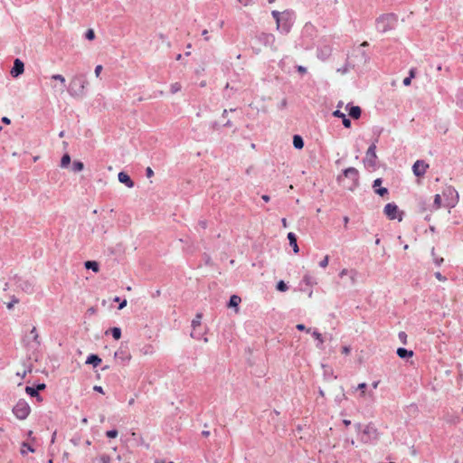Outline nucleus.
Instances as JSON below:
<instances>
[{
	"label": "nucleus",
	"instance_id": "aec40b11",
	"mask_svg": "<svg viewBox=\"0 0 463 463\" xmlns=\"http://www.w3.org/2000/svg\"><path fill=\"white\" fill-rule=\"evenodd\" d=\"M396 354L400 358L405 359V360L411 358L414 354L412 350H409L404 347L397 348Z\"/></svg>",
	"mask_w": 463,
	"mask_h": 463
},
{
	"label": "nucleus",
	"instance_id": "473e14b6",
	"mask_svg": "<svg viewBox=\"0 0 463 463\" xmlns=\"http://www.w3.org/2000/svg\"><path fill=\"white\" fill-rule=\"evenodd\" d=\"M373 191L376 194H378L381 197H384L385 195H387L389 194V191L386 187L375 188V189H373Z\"/></svg>",
	"mask_w": 463,
	"mask_h": 463
},
{
	"label": "nucleus",
	"instance_id": "09e8293b",
	"mask_svg": "<svg viewBox=\"0 0 463 463\" xmlns=\"http://www.w3.org/2000/svg\"><path fill=\"white\" fill-rule=\"evenodd\" d=\"M296 328L298 330V331H306L307 333H310V328H307L306 326L304 324H298L296 326Z\"/></svg>",
	"mask_w": 463,
	"mask_h": 463
},
{
	"label": "nucleus",
	"instance_id": "13d9d810",
	"mask_svg": "<svg viewBox=\"0 0 463 463\" xmlns=\"http://www.w3.org/2000/svg\"><path fill=\"white\" fill-rule=\"evenodd\" d=\"M297 71L302 74L306 73L307 72V68L302 66V65H298L297 66Z\"/></svg>",
	"mask_w": 463,
	"mask_h": 463
},
{
	"label": "nucleus",
	"instance_id": "412c9836",
	"mask_svg": "<svg viewBox=\"0 0 463 463\" xmlns=\"http://www.w3.org/2000/svg\"><path fill=\"white\" fill-rule=\"evenodd\" d=\"M241 301V298L238 295H232L229 301L227 302V307L235 308L238 310V307Z\"/></svg>",
	"mask_w": 463,
	"mask_h": 463
},
{
	"label": "nucleus",
	"instance_id": "5701e85b",
	"mask_svg": "<svg viewBox=\"0 0 463 463\" xmlns=\"http://www.w3.org/2000/svg\"><path fill=\"white\" fill-rule=\"evenodd\" d=\"M292 141H293V146L298 150H301L305 146L303 137L298 134H295L293 136Z\"/></svg>",
	"mask_w": 463,
	"mask_h": 463
},
{
	"label": "nucleus",
	"instance_id": "423d86ee",
	"mask_svg": "<svg viewBox=\"0 0 463 463\" xmlns=\"http://www.w3.org/2000/svg\"><path fill=\"white\" fill-rule=\"evenodd\" d=\"M31 412V407L24 399H20L13 408V413L18 420H25Z\"/></svg>",
	"mask_w": 463,
	"mask_h": 463
},
{
	"label": "nucleus",
	"instance_id": "cd10ccee",
	"mask_svg": "<svg viewBox=\"0 0 463 463\" xmlns=\"http://www.w3.org/2000/svg\"><path fill=\"white\" fill-rule=\"evenodd\" d=\"M312 335L315 339H317L318 341L317 345V347L318 348H321L322 347V345L324 343V339H323V336L322 335L317 331V330H314L312 332Z\"/></svg>",
	"mask_w": 463,
	"mask_h": 463
},
{
	"label": "nucleus",
	"instance_id": "7ed1b4c3",
	"mask_svg": "<svg viewBox=\"0 0 463 463\" xmlns=\"http://www.w3.org/2000/svg\"><path fill=\"white\" fill-rule=\"evenodd\" d=\"M88 84L83 75L74 76L71 80L68 91L72 97H81L84 95L85 86Z\"/></svg>",
	"mask_w": 463,
	"mask_h": 463
},
{
	"label": "nucleus",
	"instance_id": "f3484780",
	"mask_svg": "<svg viewBox=\"0 0 463 463\" xmlns=\"http://www.w3.org/2000/svg\"><path fill=\"white\" fill-rule=\"evenodd\" d=\"M332 115L335 117V118H341L342 120V124L343 126L345 128H351L352 126V122H351V119L345 114L343 113L341 110L339 109H336L335 111H333Z\"/></svg>",
	"mask_w": 463,
	"mask_h": 463
},
{
	"label": "nucleus",
	"instance_id": "b1692460",
	"mask_svg": "<svg viewBox=\"0 0 463 463\" xmlns=\"http://www.w3.org/2000/svg\"><path fill=\"white\" fill-rule=\"evenodd\" d=\"M84 267L87 269H91L95 273L99 272V264L96 260H87V261H85Z\"/></svg>",
	"mask_w": 463,
	"mask_h": 463
},
{
	"label": "nucleus",
	"instance_id": "4be33fe9",
	"mask_svg": "<svg viewBox=\"0 0 463 463\" xmlns=\"http://www.w3.org/2000/svg\"><path fill=\"white\" fill-rule=\"evenodd\" d=\"M87 364H91L93 367H97L101 364V358L95 354H90L86 360Z\"/></svg>",
	"mask_w": 463,
	"mask_h": 463
},
{
	"label": "nucleus",
	"instance_id": "c03bdc74",
	"mask_svg": "<svg viewBox=\"0 0 463 463\" xmlns=\"http://www.w3.org/2000/svg\"><path fill=\"white\" fill-rule=\"evenodd\" d=\"M80 439H80V436L76 435V436L72 437V438L71 439V440H70V441H71L74 446H79V445L80 444Z\"/></svg>",
	"mask_w": 463,
	"mask_h": 463
},
{
	"label": "nucleus",
	"instance_id": "1a4fd4ad",
	"mask_svg": "<svg viewBox=\"0 0 463 463\" xmlns=\"http://www.w3.org/2000/svg\"><path fill=\"white\" fill-rule=\"evenodd\" d=\"M379 138L376 137L373 142L369 146L367 151H366V156H365V158L364 159V163L365 165V166L367 167H375L376 165V159H377V156H376V143L378 142Z\"/></svg>",
	"mask_w": 463,
	"mask_h": 463
},
{
	"label": "nucleus",
	"instance_id": "6e6552de",
	"mask_svg": "<svg viewBox=\"0 0 463 463\" xmlns=\"http://www.w3.org/2000/svg\"><path fill=\"white\" fill-rule=\"evenodd\" d=\"M383 213L389 220H398L399 222H402V215L404 214L394 203H388L383 208Z\"/></svg>",
	"mask_w": 463,
	"mask_h": 463
},
{
	"label": "nucleus",
	"instance_id": "bf43d9fd",
	"mask_svg": "<svg viewBox=\"0 0 463 463\" xmlns=\"http://www.w3.org/2000/svg\"><path fill=\"white\" fill-rule=\"evenodd\" d=\"M153 175H154V172H153L152 168L149 167V166L146 167V177L149 178V177L153 176Z\"/></svg>",
	"mask_w": 463,
	"mask_h": 463
},
{
	"label": "nucleus",
	"instance_id": "4468645a",
	"mask_svg": "<svg viewBox=\"0 0 463 463\" xmlns=\"http://www.w3.org/2000/svg\"><path fill=\"white\" fill-rule=\"evenodd\" d=\"M15 283L23 291L29 294L33 292V284L30 280L17 278Z\"/></svg>",
	"mask_w": 463,
	"mask_h": 463
},
{
	"label": "nucleus",
	"instance_id": "603ef678",
	"mask_svg": "<svg viewBox=\"0 0 463 463\" xmlns=\"http://www.w3.org/2000/svg\"><path fill=\"white\" fill-rule=\"evenodd\" d=\"M434 276L439 281L447 280V278L445 276H443L439 271L435 272Z\"/></svg>",
	"mask_w": 463,
	"mask_h": 463
},
{
	"label": "nucleus",
	"instance_id": "39448f33",
	"mask_svg": "<svg viewBox=\"0 0 463 463\" xmlns=\"http://www.w3.org/2000/svg\"><path fill=\"white\" fill-rule=\"evenodd\" d=\"M379 439V432L373 422H369L362 431L360 440L364 444L373 443Z\"/></svg>",
	"mask_w": 463,
	"mask_h": 463
},
{
	"label": "nucleus",
	"instance_id": "dca6fc26",
	"mask_svg": "<svg viewBox=\"0 0 463 463\" xmlns=\"http://www.w3.org/2000/svg\"><path fill=\"white\" fill-rule=\"evenodd\" d=\"M345 109L348 111V116L353 119H358L362 115V109L359 106H354L351 103H348L345 107Z\"/></svg>",
	"mask_w": 463,
	"mask_h": 463
},
{
	"label": "nucleus",
	"instance_id": "f03ea898",
	"mask_svg": "<svg viewBox=\"0 0 463 463\" xmlns=\"http://www.w3.org/2000/svg\"><path fill=\"white\" fill-rule=\"evenodd\" d=\"M345 179L349 180L348 184H344L348 190L354 191L359 185V172L354 167H347L343 170V174L337 176L338 183H344Z\"/></svg>",
	"mask_w": 463,
	"mask_h": 463
},
{
	"label": "nucleus",
	"instance_id": "680f3d73",
	"mask_svg": "<svg viewBox=\"0 0 463 463\" xmlns=\"http://www.w3.org/2000/svg\"><path fill=\"white\" fill-rule=\"evenodd\" d=\"M354 428H355L357 432H362L363 431V429H362L363 425L360 422L355 423L354 424Z\"/></svg>",
	"mask_w": 463,
	"mask_h": 463
},
{
	"label": "nucleus",
	"instance_id": "37998d69",
	"mask_svg": "<svg viewBox=\"0 0 463 463\" xmlns=\"http://www.w3.org/2000/svg\"><path fill=\"white\" fill-rule=\"evenodd\" d=\"M31 335H33V339L34 342H36L37 344H40L39 342V335L37 333V330L35 327H33V329L31 330Z\"/></svg>",
	"mask_w": 463,
	"mask_h": 463
},
{
	"label": "nucleus",
	"instance_id": "ddd939ff",
	"mask_svg": "<svg viewBox=\"0 0 463 463\" xmlns=\"http://www.w3.org/2000/svg\"><path fill=\"white\" fill-rule=\"evenodd\" d=\"M428 168L429 165L424 160H417L412 165V172L415 176L421 177Z\"/></svg>",
	"mask_w": 463,
	"mask_h": 463
},
{
	"label": "nucleus",
	"instance_id": "a19ab883",
	"mask_svg": "<svg viewBox=\"0 0 463 463\" xmlns=\"http://www.w3.org/2000/svg\"><path fill=\"white\" fill-rule=\"evenodd\" d=\"M110 461H111V458L109 455H107V454L100 455V457H99L100 463H110Z\"/></svg>",
	"mask_w": 463,
	"mask_h": 463
},
{
	"label": "nucleus",
	"instance_id": "8fccbe9b",
	"mask_svg": "<svg viewBox=\"0 0 463 463\" xmlns=\"http://www.w3.org/2000/svg\"><path fill=\"white\" fill-rule=\"evenodd\" d=\"M18 302H19V299L16 298L15 297H13L12 300L9 303H7L6 307L8 309H11V308H13L14 305Z\"/></svg>",
	"mask_w": 463,
	"mask_h": 463
},
{
	"label": "nucleus",
	"instance_id": "de8ad7c7",
	"mask_svg": "<svg viewBox=\"0 0 463 463\" xmlns=\"http://www.w3.org/2000/svg\"><path fill=\"white\" fill-rule=\"evenodd\" d=\"M383 184L382 178H376L373 183V189L382 187L381 184Z\"/></svg>",
	"mask_w": 463,
	"mask_h": 463
},
{
	"label": "nucleus",
	"instance_id": "f704fd0d",
	"mask_svg": "<svg viewBox=\"0 0 463 463\" xmlns=\"http://www.w3.org/2000/svg\"><path fill=\"white\" fill-rule=\"evenodd\" d=\"M440 206H441V197L439 194H436L434 196L432 208L437 210V209L440 208Z\"/></svg>",
	"mask_w": 463,
	"mask_h": 463
},
{
	"label": "nucleus",
	"instance_id": "c85d7f7f",
	"mask_svg": "<svg viewBox=\"0 0 463 463\" xmlns=\"http://www.w3.org/2000/svg\"><path fill=\"white\" fill-rule=\"evenodd\" d=\"M330 54V49L326 47L325 50H317V57L321 60H326Z\"/></svg>",
	"mask_w": 463,
	"mask_h": 463
},
{
	"label": "nucleus",
	"instance_id": "9d476101",
	"mask_svg": "<svg viewBox=\"0 0 463 463\" xmlns=\"http://www.w3.org/2000/svg\"><path fill=\"white\" fill-rule=\"evenodd\" d=\"M202 316V313H197L195 317L192 321L193 330L190 335L191 337L198 340L203 338V332H201V330L199 329V327L201 326Z\"/></svg>",
	"mask_w": 463,
	"mask_h": 463
},
{
	"label": "nucleus",
	"instance_id": "9b49d317",
	"mask_svg": "<svg viewBox=\"0 0 463 463\" xmlns=\"http://www.w3.org/2000/svg\"><path fill=\"white\" fill-rule=\"evenodd\" d=\"M45 388H46L45 383H38V384L33 385V386H26L25 392L31 397H35L38 402H42L43 397L39 394V392L43 391Z\"/></svg>",
	"mask_w": 463,
	"mask_h": 463
},
{
	"label": "nucleus",
	"instance_id": "052dcab7",
	"mask_svg": "<svg viewBox=\"0 0 463 463\" xmlns=\"http://www.w3.org/2000/svg\"><path fill=\"white\" fill-rule=\"evenodd\" d=\"M101 71H102V66L101 65H97L96 68H95V71H94L96 77L99 76Z\"/></svg>",
	"mask_w": 463,
	"mask_h": 463
},
{
	"label": "nucleus",
	"instance_id": "0e129e2a",
	"mask_svg": "<svg viewBox=\"0 0 463 463\" xmlns=\"http://www.w3.org/2000/svg\"><path fill=\"white\" fill-rule=\"evenodd\" d=\"M351 351V348L349 346H343L342 353L345 354H348Z\"/></svg>",
	"mask_w": 463,
	"mask_h": 463
},
{
	"label": "nucleus",
	"instance_id": "2eb2a0df",
	"mask_svg": "<svg viewBox=\"0 0 463 463\" xmlns=\"http://www.w3.org/2000/svg\"><path fill=\"white\" fill-rule=\"evenodd\" d=\"M24 71V62L20 60V59H15L14 61V65H13V68L10 71L11 75L14 77V78H17L18 76H20L21 74H23Z\"/></svg>",
	"mask_w": 463,
	"mask_h": 463
},
{
	"label": "nucleus",
	"instance_id": "49530a36",
	"mask_svg": "<svg viewBox=\"0 0 463 463\" xmlns=\"http://www.w3.org/2000/svg\"><path fill=\"white\" fill-rule=\"evenodd\" d=\"M288 106V100L287 99H283L279 104H278V109L282 110V109H285Z\"/></svg>",
	"mask_w": 463,
	"mask_h": 463
},
{
	"label": "nucleus",
	"instance_id": "e433bc0d",
	"mask_svg": "<svg viewBox=\"0 0 463 463\" xmlns=\"http://www.w3.org/2000/svg\"><path fill=\"white\" fill-rule=\"evenodd\" d=\"M85 38L89 41L95 39V32L93 29H88L85 33Z\"/></svg>",
	"mask_w": 463,
	"mask_h": 463
},
{
	"label": "nucleus",
	"instance_id": "3c124183",
	"mask_svg": "<svg viewBox=\"0 0 463 463\" xmlns=\"http://www.w3.org/2000/svg\"><path fill=\"white\" fill-rule=\"evenodd\" d=\"M341 391H342V395L335 397V402H338V403H340L343 400H346L347 399L345 394V392H344V388L343 387H341Z\"/></svg>",
	"mask_w": 463,
	"mask_h": 463
},
{
	"label": "nucleus",
	"instance_id": "7c9ffc66",
	"mask_svg": "<svg viewBox=\"0 0 463 463\" xmlns=\"http://www.w3.org/2000/svg\"><path fill=\"white\" fill-rule=\"evenodd\" d=\"M302 282H304L307 286H312L314 284H317V282L315 281V279L312 276L308 275V274H306L303 277Z\"/></svg>",
	"mask_w": 463,
	"mask_h": 463
},
{
	"label": "nucleus",
	"instance_id": "5fc2aeb1",
	"mask_svg": "<svg viewBox=\"0 0 463 463\" xmlns=\"http://www.w3.org/2000/svg\"><path fill=\"white\" fill-rule=\"evenodd\" d=\"M329 376H333V370L332 369H325L324 370V377L327 379Z\"/></svg>",
	"mask_w": 463,
	"mask_h": 463
},
{
	"label": "nucleus",
	"instance_id": "864d4df0",
	"mask_svg": "<svg viewBox=\"0 0 463 463\" xmlns=\"http://www.w3.org/2000/svg\"><path fill=\"white\" fill-rule=\"evenodd\" d=\"M366 388H367V384L365 383H362L358 384L356 389L360 390L362 392V394H364Z\"/></svg>",
	"mask_w": 463,
	"mask_h": 463
},
{
	"label": "nucleus",
	"instance_id": "ea45409f",
	"mask_svg": "<svg viewBox=\"0 0 463 463\" xmlns=\"http://www.w3.org/2000/svg\"><path fill=\"white\" fill-rule=\"evenodd\" d=\"M118 432L116 429L109 430L106 432V436L109 439H115L118 436Z\"/></svg>",
	"mask_w": 463,
	"mask_h": 463
},
{
	"label": "nucleus",
	"instance_id": "bb28decb",
	"mask_svg": "<svg viewBox=\"0 0 463 463\" xmlns=\"http://www.w3.org/2000/svg\"><path fill=\"white\" fill-rule=\"evenodd\" d=\"M84 169V164L81 161L76 160L72 163L71 170L75 173L80 172Z\"/></svg>",
	"mask_w": 463,
	"mask_h": 463
},
{
	"label": "nucleus",
	"instance_id": "c756f323",
	"mask_svg": "<svg viewBox=\"0 0 463 463\" xmlns=\"http://www.w3.org/2000/svg\"><path fill=\"white\" fill-rule=\"evenodd\" d=\"M71 164V156L69 154H64L61 159V167L65 168Z\"/></svg>",
	"mask_w": 463,
	"mask_h": 463
},
{
	"label": "nucleus",
	"instance_id": "f257e3e1",
	"mask_svg": "<svg viewBox=\"0 0 463 463\" xmlns=\"http://www.w3.org/2000/svg\"><path fill=\"white\" fill-rule=\"evenodd\" d=\"M398 17L395 14L389 13L380 15L375 21L376 30L382 33L395 28Z\"/></svg>",
	"mask_w": 463,
	"mask_h": 463
},
{
	"label": "nucleus",
	"instance_id": "774afa93",
	"mask_svg": "<svg viewBox=\"0 0 463 463\" xmlns=\"http://www.w3.org/2000/svg\"><path fill=\"white\" fill-rule=\"evenodd\" d=\"M232 126L233 124L231 120H227L225 123L222 124V127L224 128H232Z\"/></svg>",
	"mask_w": 463,
	"mask_h": 463
},
{
	"label": "nucleus",
	"instance_id": "58836bf2",
	"mask_svg": "<svg viewBox=\"0 0 463 463\" xmlns=\"http://www.w3.org/2000/svg\"><path fill=\"white\" fill-rule=\"evenodd\" d=\"M271 15L274 18V20L276 21V24H278L279 20H280L281 16L283 15V12L280 13V12H279L277 10H273L271 12Z\"/></svg>",
	"mask_w": 463,
	"mask_h": 463
},
{
	"label": "nucleus",
	"instance_id": "4c0bfd02",
	"mask_svg": "<svg viewBox=\"0 0 463 463\" xmlns=\"http://www.w3.org/2000/svg\"><path fill=\"white\" fill-rule=\"evenodd\" d=\"M181 84L179 82H175L173 84H171V88H170V90H171V93L175 94L176 92H178L179 90H181Z\"/></svg>",
	"mask_w": 463,
	"mask_h": 463
},
{
	"label": "nucleus",
	"instance_id": "c9c22d12",
	"mask_svg": "<svg viewBox=\"0 0 463 463\" xmlns=\"http://www.w3.org/2000/svg\"><path fill=\"white\" fill-rule=\"evenodd\" d=\"M52 79L54 80H57V81H60L62 85V88H66V80H65V78L61 75V74H54L52 76Z\"/></svg>",
	"mask_w": 463,
	"mask_h": 463
},
{
	"label": "nucleus",
	"instance_id": "4d7b16f0",
	"mask_svg": "<svg viewBox=\"0 0 463 463\" xmlns=\"http://www.w3.org/2000/svg\"><path fill=\"white\" fill-rule=\"evenodd\" d=\"M411 77H409V76L405 77V78L403 79V80H402V84H403L404 86H410V85H411Z\"/></svg>",
	"mask_w": 463,
	"mask_h": 463
},
{
	"label": "nucleus",
	"instance_id": "6ab92c4d",
	"mask_svg": "<svg viewBox=\"0 0 463 463\" xmlns=\"http://www.w3.org/2000/svg\"><path fill=\"white\" fill-rule=\"evenodd\" d=\"M287 238L288 240L289 245L292 247V250H293L294 253H298L299 252V247L298 245V237H297V235L294 232H290L288 233Z\"/></svg>",
	"mask_w": 463,
	"mask_h": 463
},
{
	"label": "nucleus",
	"instance_id": "69168bd1",
	"mask_svg": "<svg viewBox=\"0 0 463 463\" xmlns=\"http://www.w3.org/2000/svg\"><path fill=\"white\" fill-rule=\"evenodd\" d=\"M93 390H94L95 392H99V393H104L103 388H102L101 386L95 385V386H94V388H93Z\"/></svg>",
	"mask_w": 463,
	"mask_h": 463
},
{
	"label": "nucleus",
	"instance_id": "e2e57ef3",
	"mask_svg": "<svg viewBox=\"0 0 463 463\" xmlns=\"http://www.w3.org/2000/svg\"><path fill=\"white\" fill-rule=\"evenodd\" d=\"M416 75V69L411 68L409 71V77L412 80Z\"/></svg>",
	"mask_w": 463,
	"mask_h": 463
},
{
	"label": "nucleus",
	"instance_id": "0eeeda50",
	"mask_svg": "<svg viewBox=\"0 0 463 463\" xmlns=\"http://www.w3.org/2000/svg\"><path fill=\"white\" fill-rule=\"evenodd\" d=\"M115 359L120 361L123 365L129 363L132 356L128 348V345L126 342L120 344L119 348L114 354Z\"/></svg>",
	"mask_w": 463,
	"mask_h": 463
},
{
	"label": "nucleus",
	"instance_id": "a18cd8bd",
	"mask_svg": "<svg viewBox=\"0 0 463 463\" xmlns=\"http://www.w3.org/2000/svg\"><path fill=\"white\" fill-rule=\"evenodd\" d=\"M328 262H329V256H328V255H326V256L324 257V259L319 262V266H320L321 268H326V267H327Z\"/></svg>",
	"mask_w": 463,
	"mask_h": 463
},
{
	"label": "nucleus",
	"instance_id": "79ce46f5",
	"mask_svg": "<svg viewBox=\"0 0 463 463\" xmlns=\"http://www.w3.org/2000/svg\"><path fill=\"white\" fill-rule=\"evenodd\" d=\"M398 337L400 339V341L403 344V345H406L407 344V335L405 332L402 331L399 333L398 335Z\"/></svg>",
	"mask_w": 463,
	"mask_h": 463
},
{
	"label": "nucleus",
	"instance_id": "a211bd4d",
	"mask_svg": "<svg viewBox=\"0 0 463 463\" xmlns=\"http://www.w3.org/2000/svg\"><path fill=\"white\" fill-rule=\"evenodd\" d=\"M118 179L120 183L124 184L127 187L132 188L134 187V182L131 177L125 172H119L118 175Z\"/></svg>",
	"mask_w": 463,
	"mask_h": 463
},
{
	"label": "nucleus",
	"instance_id": "6e6d98bb",
	"mask_svg": "<svg viewBox=\"0 0 463 463\" xmlns=\"http://www.w3.org/2000/svg\"><path fill=\"white\" fill-rule=\"evenodd\" d=\"M444 261V259L442 257H434V263L437 265V266H440Z\"/></svg>",
	"mask_w": 463,
	"mask_h": 463
},
{
	"label": "nucleus",
	"instance_id": "72a5a7b5",
	"mask_svg": "<svg viewBox=\"0 0 463 463\" xmlns=\"http://www.w3.org/2000/svg\"><path fill=\"white\" fill-rule=\"evenodd\" d=\"M113 301L114 302H118V304H119L118 305V309L119 310L123 309L127 306V304H128L127 299L124 298V299L121 300L119 297H115L113 298Z\"/></svg>",
	"mask_w": 463,
	"mask_h": 463
},
{
	"label": "nucleus",
	"instance_id": "f8f14e48",
	"mask_svg": "<svg viewBox=\"0 0 463 463\" xmlns=\"http://www.w3.org/2000/svg\"><path fill=\"white\" fill-rule=\"evenodd\" d=\"M256 40L259 43L264 45L272 47L275 43V36L272 33H260L256 36Z\"/></svg>",
	"mask_w": 463,
	"mask_h": 463
},
{
	"label": "nucleus",
	"instance_id": "20e7f679",
	"mask_svg": "<svg viewBox=\"0 0 463 463\" xmlns=\"http://www.w3.org/2000/svg\"><path fill=\"white\" fill-rule=\"evenodd\" d=\"M294 24V13L290 10H285L280 20L277 24V29L283 34H288Z\"/></svg>",
	"mask_w": 463,
	"mask_h": 463
},
{
	"label": "nucleus",
	"instance_id": "a878e982",
	"mask_svg": "<svg viewBox=\"0 0 463 463\" xmlns=\"http://www.w3.org/2000/svg\"><path fill=\"white\" fill-rule=\"evenodd\" d=\"M28 452H34V449L29 443L24 441L22 443L21 454L24 456Z\"/></svg>",
	"mask_w": 463,
	"mask_h": 463
},
{
	"label": "nucleus",
	"instance_id": "393cba45",
	"mask_svg": "<svg viewBox=\"0 0 463 463\" xmlns=\"http://www.w3.org/2000/svg\"><path fill=\"white\" fill-rule=\"evenodd\" d=\"M110 332L111 335L115 340H118L121 337V328L118 326H114L109 328L105 332L106 335H108Z\"/></svg>",
	"mask_w": 463,
	"mask_h": 463
},
{
	"label": "nucleus",
	"instance_id": "338daca9",
	"mask_svg": "<svg viewBox=\"0 0 463 463\" xmlns=\"http://www.w3.org/2000/svg\"><path fill=\"white\" fill-rule=\"evenodd\" d=\"M2 122L5 123V125H9L11 123V119L7 117H3Z\"/></svg>",
	"mask_w": 463,
	"mask_h": 463
},
{
	"label": "nucleus",
	"instance_id": "2f4dec72",
	"mask_svg": "<svg viewBox=\"0 0 463 463\" xmlns=\"http://www.w3.org/2000/svg\"><path fill=\"white\" fill-rule=\"evenodd\" d=\"M288 288V285L284 280H279L276 285V289L280 292H285Z\"/></svg>",
	"mask_w": 463,
	"mask_h": 463
}]
</instances>
